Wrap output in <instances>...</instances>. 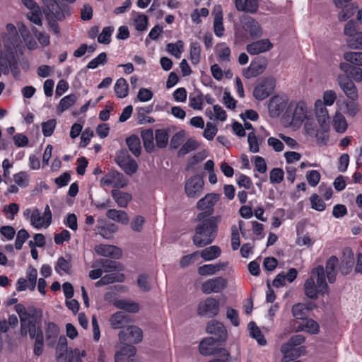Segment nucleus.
Returning a JSON list of instances; mask_svg holds the SVG:
<instances>
[{
  "mask_svg": "<svg viewBox=\"0 0 362 362\" xmlns=\"http://www.w3.org/2000/svg\"><path fill=\"white\" fill-rule=\"evenodd\" d=\"M344 59L355 66H362V52H346L344 54Z\"/></svg>",
  "mask_w": 362,
  "mask_h": 362,
  "instance_id": "de8ad7c7",
  "label": "nucleus"
},
{
  "mask_svg": "<svg viewBox=\"0 0 362 362\" xmlns=\"http://www.w3.org/2000/svg\"><path fill=\"white\" fill-rule=\"evenodd\" d=\"M121 346L119 347L118 352L122 356L127 358L129 362H136L134 358L136 349L134 346L129 344V343H120Z\"/></svg>",
  "mask_w": 362,
  "mask_h": 362,
  "instance_id": "f704fd0d",
  "label": "nucleus"
},
{
  "mask_svg": "<svg viewBox=\"0 0 362 362\" xmlns=\"http://www.w3.org/2000/svg\"><path fill=\"white\" fill-rule=\"evenodd\" d=\"M332 125L335 131L338 133L345 132L348 126L345 117L339 112H337L334 116Z\"/></svg>",
  "mask_w": 362,
  "mask_h": 362,
  "instance_id": "4c0bfd02",
  "label": "nucleus"
},
{
  "mask_svg": "<svg viewBox=\"0 0 362 362\" xmlns=\"http://www.w3.org/2000/svg\"><path fill=\"white\" fill-rule=\"evenodd\" d=\"M100 264L105 272L119 270V264L116 261L107 259H102L100 260Z\"/></svg>",
  "mask_w": 362,
  "mask_h": 362,
  "instance_id": "0e129e2a",
  "label": "nucleus"
},
{
  "mask_svg": "<svg viewBox=\"0 0 362 362\" xmlns=\"http://www.w3.org/2000/svg\"><path fill=\"white\" fill-rule=\"evenodd\" d=\"M249 328L251 329L250 335L252 338L257 340L258 343L261 345L266 344V340L263 339V335L258 327L256 326L254 322H250L248 325Z\"/></svg>",
  "mask_w": 362,
  "mask_h": 362,
  "instance_id": "6e6d98bb",
  "label": "nucleus"
},
{
  "mask_svg": "<svg viewBox=\"0 0 362 362\" xmlns=\"http://www.w3.org/2000/svg\"><path fill=\"white\" fill-rule=\"evenodd\" d=\"M15 310L20 317L21 323L23 325L25 319L34 317L36 315V313H40V309L34 307L29 308L28 311L22 304H17L15 306Z\"/></svg>",
  "mask_w": 362,
  "mask_h": 362,
  "instance_id": "7c9ffc66",
  "label": "nucleus"
},
{
  "mask_svg": "<svg viewBox=\"0 0 362 362\" xmlns=\"http://www.w3.org/2000/svg\"><path fill=\"white\" fill-rule=\"evenodd\" d=\"M42 2L49 29L54 34L59 36L61 30L58 21H62L66 16L71 15V7L65 4H59L56 0H42Z\"/></svg>",
  "mask_w": 362,
  "mask_h": 362,
  "instance_id": "f257e3e1",
  "label": "nucleus"
},
{
  "mask_svg": "<svg viewBox=\"0 0 362 362\" xmlns=\"http://www.w3.org/2000/svg\"><path fill=\"white\" fill-rule=\"evenodd\" d=\"M308 308L303 303H296L292 307V314L295 320L302 321L308 316Z\"/></svg>",
  "mask_w": 362,
  "mask_h": 362,
  "instance_id": "79ce46f5",
  "label": "nucleus"
},
{
  "mask_svg": "<svg viewBox=\"0 0 362 362\" xmlns=\"http://www.w3.org/2000/svg\"><path fill=\"white\" fill-rule=\"evenodd\" d=\"M235 6L239 11L255 13L258 10L257 0H234Z\"/></svg>",
  "mask_w": 362,
  "mask_h": 362,
  "instance_id": "bb28decb",
  "label": "nucleus"
},
{
  "mask_svg": "<svg viewBox=\"0 0 362 362\" xmlns=\"http://www.w3.org/2000/svg\"><path fill=\"white\" fill-rule=\"evenodd\" d=\"M190 60L192 64H198L201 59V46L197 42H192L189 46Z\"/></svg>",
  "mask_w": 362,
  "mask_h": 362,
  "instance_id": "49530a36",
  "label": "nucleus"
},
{
  "mask_svg": "<svg viewBox=\"0 0 362 362\" xmlns=\"http://www.w3.org/2000/svg\"><path fill=\"white\" fill-rule=\"evenodd\" d=\"M218 132L217 127L211 122H207L203 136L209 141L213 140Z\"/></svg>",
  "mask_w": 362,
  "mask_h": 362,
  "instance_id": "338daca9",
  "label": "nucleus"
},
{
  "mask_svg": "<svg viewBox=\"0 0 362 362\" xmlns=\"http://www.w3.org/2000/svg\"><path fill=\"white\" fill-rule=\"evenodd\" d=\"M306 178L311 187H315L320 182V174L317 170H309L307 172Z\"/></svg>",
  "mask_w": 362,
  "mask_h": 362,
  "instance_id": "774afa93",
  "label": "nucleus"
},
{
  "mask_svg": "<svg viewBox=\"0 0 362 362\" xmlns=\"http://www.w3.org/2000/svg\"><path fill=\"white\" fill-rule=\"evenodd\" d=\"M219 312V301L214 298H207L199 303L197 313L199 315L213 317Z\"/></svg>",
  "mask_w": 362,
  "mask_h": 362,
  "instance_id": "f8f14e48",
  "label": "nucleus"
},
{
  "mask_svg": "<svg viewBox=\"0 0 362 362\" xmlns=\"http://www.w3.org/2000/svg\"><path fill=\"white\" fill-rule=\"evenodd\" d=\"M70 239L71 233L66 229H63L61 233H55L54 236V243L59 245H63L65 241H69Z\"/></svg>",
  "mask_w": 362,
  "mask_h": 362,
  "instance_id": "69168bd1",
  "label": "nucleus"
},
{
  "mask_svg": "<svg viewBox=\"0 0 362 362\" xmlns=\"http://www.w3.org/2000/svg\"><path fill=\"white\" fill-rule=\"evenodd\" d=\"M215 340L214 337L204 339L199 344V352L204 356L218 355L219 357L230 356V354L224 348L214 347Z\"/></svg>",
  "mask_w": 362,
  "mask_h": 362,
  "instance_id": "6e6552de",
  "label": "nucleus"
},
{
  "mask_svg": "<svg viewBox=\"0 0 362 362\" xmlns=\"http://www.w3.org/2000/svg\"><path fill=\"white\" fill-rule=\"evenodd\" d=\"M100 184L103 186L112 185L116 188H123L127 186V181L122 173L112 170L101 178Z\"/></svg>",
  "mask_w": 362,
  "mask_h": 362,
  "instance_id": "ddd939ff",
  "label": "nucleus"
},
{
  "mask_svg": "<svg viewBox=\"0 0 362 362\" xmlns=\"http://www.w3.org/2000/svg\"><path fill=\"white\" fill-rule=\"evenodd\" d=\"M337 81L346 96L351 100H357L358 98V89L353 81L344 74L339 75Z\"/></svg>",
  "mask_w": 362,
  "mask_h": 362,
  "instance_id": "4468645a",
  "label": "nucleus"
},
{
  "mask_svg": "<svg viewBox=\"0 0 362 362\" xmlns=\"http://www.w3.org/2000/svg\"><path fill=\"white\" fill-rule=\"evenodd\" d=\"M42 311L36 313L34 317L25 319L23 325L21 323V334L25 337L28 332L38 331V327H41Z\"/></svg>",
  "mask_w": 362,
  "mask_h": 362,
  "instance_id": "4be33fe9",
  "label": "nucleus"
},
{
  "mask_svg": "<svg viewBox=\"0 0 362 362\" xmlns=\"http://www.w3.org/2000/svg\"><path fill=\"white\" fill-rule=\"evenodd\" d=\"M112 197L119 207H127L132 200V195L129 193L124 192L119 189H113L111 192Z\"/></svg>",
  "mask_w": 362,
  "mask_h": 362,
  "instance_id": "cd10ccee",
  "label": "nucleus"
},
{
  "mask_svg": "<svg viewBox=\"0 0 362 362\" xmlns=\"http://www.w3.org/2000/svg\"><path fill=\"white\" fill-rule=\"evenodd\" d=\"M204 95L202 92L197 89L191 93L189 97V105L194 110H201L203 109Z\"/></svg>",
  "mask_w": 362,
  "mask_h": 362,
  "instance_id": "c756f323",
  "label": "nucleus"
},
{
  "mask_svg": "<svg viewBox=\"0 0 362 362\" xmlns=\"http://www.w3.org/2000/svg\"><path fill=\"white\" fill-rule=\"evenodd\" d=\"M320 124V129L316 132V140L317 143L320 146H326L329 141V126L327 122L319 123Z\"/></svg>",
  "mask_w": 362,
  "mask_h": 362,
  "instance_id": "c85d7f7f",
  "label": "nucleus"
},
{
  "mask_svg": "<svg viewBox=\"0 0 362 362\" xmlns=\"http://www.w3.org/2000/svg\"><path fill=\"white\" fill-rule=\"evenodd\" d=\"M117 164L129 175L134 174L138 170V164L129 155L117 156Z\"/></svg>",
  "mask_w": 362,
  "mask_h": 362,
  "instance_id": "412c9836",
  "label": "nucleus"
},
{
  "mask_svg": "<svg viewBox=\"0 0 362 362\" xmlns=\"http://www.w3.org/2000/svg\"><path fill=\"white\" fill-rule=\"evenodd\" d=\"M288 98L286 96L275 95L272 96L268 104L269 116L272 118L279 117L288 106Z\"/></svg>",
  "mask_w": 362,
  "mask_h": 362,
  "instance_id": "1a4fd4ad",
  "label": "nucleus"
},
{
  "mask_svg": "<svg viewBox=\"0 0 362 362\" xmlns=\"http://www.w3.org/2000/svg\"><path fill=\"white\" fill-rule=\"evenodd\" d=\"M127 144L129 151L136 157L141 154V142L136 135H132L127 139Z\"/></svg>",
  "mask_w": 362,
  "mask_h": 362,
  "instance_id": "c03bdc74",
  "label": "nucleus"
},
{
  "mask_svg": "<svg viewBox=\"0 0 362 362\" xmlns=\"http://www.w3.org/2000/svg\"><path fill=\"white\" fill-rule=\"evenodd\" d=\"M197 142L192 139H189L182 146V147L179 149L178 156H183L185 154L189 153L190 151L195 150L197 148Z\"/></svg>",
  "mask_w": 362,
  "mask_h": 362,
  "instance_id": "13d9d810",
  "label": "nucleus"
},
{
  "mask_svg": "<svg viewBox=\"0 0 362 362\" xmlns=\"http://www.w3.org/2000/svg\"><path fill=\"white\" fill-rule=\"evenodd\" d=\"M293 327L296 332H306L311 334H316L320 331L319 324L315 320L308 317L302 321L294 320Z\"/></svg>",
  "mask_w": 362,
  "mask_h": 362,
  "instance_id": "6ab92c4d",
  "label": "nucleus"
},
{
  "mask_svg": "<svg viewBox=\"0 0 362 362\" xmlns=\"http://www.w3.org/2000/svg\"><path fill=\"white\" fill-rule=\"evenodd\" d=\"M76 101V96L74 94H69L61 99L58 109L64 112L72 106Z\"/></svg>",
  "mask_w": 362,
  "mask_h": 362,
  "instance_id": "3c124183",
  "label": "nucleus"
},
{
  "mask_svg": "<svg viewBox=\"0 0 362 362\" xmlns=\"http://www.w3.org/2000/svg\"><path fill=\"white\" fill-rule=\"evenodd\" d=\"M325 105L320 100H317L315 103L316 115L319 123L325 124L327 119L329 118L328 112Z\"/></svg>",
  "mask_w": 362,
  "mask_h": 362,
  "instance_id": "a18cd8bd",
  "label": "nucleus"
},
{
  "mask_svg": "<svg viewBox=\"0 0 362 362\" xmlns=\"http://www.w3.org/2000/svg\"><path fill=\"white\" fill-rule=\"evenodd\" d=\"M284 177V173L281 168H275L270 172L269 180L272 184L281 183Z\"/></svg>",
  "mask_w": 362,
  "mask_h": 362,
  "instance_id": "680f3d73",
  "label": "nucleus"
},
{
  "mask_svg": "<svg viewBox=\"0 0 362 362\" xmlns=\"http://www.w3.org/2000/svg\"><path fill=\"white\" fill-rule=\"evenodd\" d=\"M227 281L223 277H216L204 281L202 285L203 293L209 294L212 292L218 293L227 286Z\"/></svg>",
  "mask_w": 362,
  "mask_h": 362,
  "instance_id": "dca6fc26",
  "label": "nucleus"
},
{
  "mask_svg": "<svg viewBox=\"0 0 362 362\" xmlns=\"http://www.w3.org/2000/svg\"><path fill=\"white\" fill-rule=\"evenodd\" d=\"M204 186V180L199 175L192 176L186 181L185 192L188 197H196L199 196Z\"/></svg>",
  "mask_w": 362,
  "mask_h": 362,
  "instance_id": "f3484780",
  "label": "nucleus"
},
{
  "mask_svg": "<svg viewBox=\"0 0 362 362\" xmlns=\"http://www.w3.org/2000/svg\"><path fill=\"white\" fill-rule=\"evenodd\" d=\"M167 50L171 54L177 58L180 57V54L184 51V42L182 40H177L175 43H168L167 45Z\"/></svg>",
  "mask_w": 362,
  "mask_h": 362,
  "instance_id": "8fccbe9b",
  "label": "nucleus"
},
{
  "mask_svg": "<svg viewBox=\"0 0 362 362\" xmlns=\"http://www.w3.org/2000/svg\"><path fill=\"white\" fill-rule=\"evenodd\" d=\"M141 136L146 151L148 153L152 152L154 150V136L152 129L143 130Z\"/></svg>",
  "mask_w": 362,
  "mask_h": 362,
  "instance_id": "473e14b6",
  "label": "nucleus"
},
{
  "mask_svg": "<svg viewBox=\"0 0 362 362\" xmlns=\"http://www.w3.org/2000/svg\"><path fill=\"white\" fill-rule=\"evenodd\" d=\"M5 56L0 57V77L1 74L7 75L9 74V69L13 73V68L16 67V59L15 57V50L10 49L6 51Z\"/></svg>",
  "mask_w": 362,
  "mask_h": 362,
  "instance_id": "aec40b11",
  "label": "nucleus"
},
{
  "mask_svg": "<svg viewBox=\"0 0 362 362\" xmlns=\"http://www.w3.org/2000/svg\"><path fill=\"white\" fill-rule=\"evenodd\" d=\"M124 280V276L122 274L112 273L105 274L102 276L99 281L95 284V286L99 287L105 285H108L115 282H122Z\"/></svg>",
  "mask_w": 362,
  "mask_h": 362,
  "instance_id": "2f4dec72",
  "label": "nucleus"
},
{
  "mask_svg": "<svg viewBox=\"0 0 362 362\" xmlns=\"http://www.w3.org/2000/svg\"><path fill=\"white\" fill-rule=\"evenodd\" d=\"M197 220L199 223L195 228L193 243L197 247H202L211 244L215 239L221 216H211Z\"/></svg>",
  "mask_w": 362,
  "mask_h": 362,
  "instance_id": "f03ea898",
  "label": "nucleus"
},
{
  "mask_svg": "<svg viewBox=\"0 0 362 362\" xmlns=\"http://www.w3.org/2000/svg\"><path fill=\"white\" fill-rule=\"evenodd\" d=\"M156 146L160 148L166 147L168 144L169 134L168 129H158L155 132Z\"/></svg>",
  "mask_w": 362,
  "mask_h": 362,
  "instance_id": "e433bc0d",
  "label": "nucleus"
},
{
  "mask_svg": "<svg viewBox=\"0 0 362 362\" xmlns=\"http://www.w3.org/2000/svg\"><path fill=\"white\" fill-rule=\"evenodd\" d=\"M29 233L25 229H21L18 230L15 241V247L16 250H21L24 243L28 239Z\"/></svg>",
  "mask_w": 362,
  "mask_h": 362,
  "instance_id": "e2e57ef3",
  "label": "nucleus"
},
{
  "mask_svg": "<svg viewBox=\"0 0 362 362\" xmlns=\"http://www.w3.org/2000/svg\"><path fill=\"white\" fill-rule=\"evenodd\" d=\"M45 332L47 340L52 339L55 341L59 333V328L55 323L49 322L47 325Z\"/></svg>",
  "mask_w": 362,
  "mask_h": 362,
  "instance_id": "052dcab7",
  "label": "nucleus"
},
{
  "mask_svg": "<svg viewBox=\"0 0 362 362\" xmlns=\"http://www.w3.org/2000/svg\"><path fill=\"white\" fill-rule=\"evenodd\" d=\"M220 194L216 193H209L205 197L198 201L197 207L200 211H204L199 213L197 219H201L206 217H211L214 213V206L216 203L219 200Z\"/></svg>",
  "mask_w": 362,
  "mask_h": 362,
  "instance_id": "423d86ee",
  "label": "nucleus"
},
{
  "mask_svg": "<svg viewBox=\"0 0 362 362\" xmlns=\"http://www.w3.org/2000/svg\"><path fill=\"white\" fill-rule=\"evenodd\" d=\"M72 265L71 263V257L69 256L68 259L64 257H59L54 267L56 272L62 275V272L69 274L71 272Z\"/></svg>",
  "mask_w": 362,
  "mask_h": 362,
  "instance_id": "72a5a7b5",
  "label": "nucleus"
},
{
  "mask_svg": "<svg viewBox=\"0 0 362 362\" xmlns=\"http://www.w3.org/2000/svg\"><path fill=\"white\" fill-rule=\"evenodd\" d=\"M339 264V259L336 256H331L325 264V274L327 275L328 281L330 284L334 283L336 281V276L337 272L336 268Z\"/></svg>",
  "mask_w": 362,
  "mask_h": 362,
  "instance_id": "a878e982",
  "label": "nucleus"
},
{
  "mask_svg": "<svg viewBox=\"0 0 362 362\" xmlns=\"http://www.w3.org/2000/svg\"><path fill=\"white\" fill-rule=\"evenodd\" d=\"M358 8L354 3L345 4L338 14V19L341 22L347 21L354 16L356 9Z\"/></svg>",
  "mask_w": 362,
  "mask_h": 362,
  "instance_id": "a19ab883",
  "label": "nucleus"
},
{
  "mask_svg": "<svg viewBox=\"0 0 362 362\" xmlns=\"http://www.w3.org/2000/svg\"><path fill=\"white\" fill-rule=\"evenodd\" d=\"M214 32L218 37H221L224 35L225 28L223 23V14L221 11L215 14L214 18Z\"/></svg>",
  "mask_w": 362,
  "mask_h": 362,
  "instance_id": "09e8293b",
  "label": "nucleus"
},
{
  "mask_svg": "<svg viewBox=\"0 0 362 362\" xmlns=\"http://www.w3.org/2000/svg\"><path fill=\"white\" fill-rule=\"evenodd\" d=\"M273 48V44L269 39H257L246 46V50L250 55H257L269 51Z\"/></svg>",
  "mask_w": 362,
  "mask_h": 362,
  "instance_id": "2eb2a0df",
  "label": "nucleus"
},
{
  "mask_svg": "<svg viewBox=\"0 0 362 362\" xmlns=\"http://www.w3.org/2000/svg\"><path fill=\"white\" fill-rule=\"evenodd\" d=\"M120 343L138 344L142 340V330L134 325L129 326L119 332Z\"/></svg>",
  "mask_w": 362,
  "mask_h": 362,
  "instance_id": "9d476101",
  "label": "nucleus"
},
{
  "mask_svg": "<svg viewBox=\"0 0 362 362\" xmlns=\"http://www.w3.org/2000/svg\"><path fill=\"white\" fill-rule=\"evenodd\" d=\"M221 250L218 246L213 245L206 247L201 252V257L206 261H211L221 255Z\"/></svg>",
  "mask_w": 362,
  "mask_h": 362,
  "instance_id": "ea45409f",
  "label": "nucleus"
},
{
  "mask_svg": "<svg viewBox=\"0 0 362 362\" xmlns=\"http://www.w3.org/2000/svg\"><path fill=\"white\" fill-rule=\"evenodd\" d=\"M206 332L214 335L215 342H224L227 339V331L224 325L217 321H211L209 322L206 326Z\"/></svg>",
  "mask_w": 362,
  "mask_h": 362,
  "instance_id": "a211bd4d",
  "label": "nucleus"
},
{
  "mask_svg": "<svg viewBox=\"0 0 362 362\" xmlns=\"http://www.w3.org/2000/svg\"><path fill=\"white\" fill-rule=\"evenodd\" d=\"M57 122L54 119H51L42 123V134L45 137L50 136L56 127Z\"/></svg>",
  "mask_w": 362,
  "mask_h": 362,
  "instance_id": "bf43d9fd",
  "label": "nucleus"
},
{
  "mask_svg": "<svg viewBox=\"0 0 362 362\" xmlns=\"http://www.w3.org/2000/svg\"><path fill=\"white\" fill-rule=\"evenodd\" d=\"M348 47L353 49H362V32H358L347 40Z\"/></svg>",
  "mask_w": 362,
  "mask_h": 362,
  "instance_id": "603ef678",
  "label": "nucleus"
},
{
  "mask_svg": "<svg viewBox=\"0 0 362 362\" xmlns=\"http://www.w3.org/2000/svg\"><path fill=\"white\" fill-rule=\"evenodd\" d=\"M275 86L276 81L273 77L264 78L255 87L253 96L258 100H263L274 92Z\"/></svg>",
  "mask_w": 362,
  "mask_h": 362,
  "instance_id": "0eeeda50",
  "label": "nucleus"
},
{
  "mask_svg": "<svg viewBox=\"0 0 362 362\" xmlns=\"http://www.w3.org/2000/svg\"><path fill=\"white\" fill-rule=\"evenodd\" d=\"M234 35L236 42H247L259 39L263 35V28L253 17L244 16L240 22L234 25Z\"/></svg>",
  "mask_w": 362,
  "mask_h": 362,
  "instance_id": "7ed1b4c3",
  "label": "nucleus"
},
{
  "mask_svg": "<svg viewBox=\"0 0 362 362\" xmlns=\"http://www.w3.org/2000/svg\"><path fill=\"white\" fill-rule=\"evenodd\" d=\"M107 54L105 52L100 53L95 58L90 61L86 67L90 69H95L99 65H104L107 62Z\"/></svg>",
  "mask_w": 362,
  "mask_h": 362,
  "instance_id": "864d4df0",
  "label": "nucleus"
},
{
  "mask_svg": "<svg viewBox=\"0 0 362 362\" xmlns=\"http://www.w3.org/2000/svg\"><path fill=\"white\" fill-rule=\"evenodd\" d=\"M311 208L317 211H323L326 208L324 201L317 194H313L310 197Z\"/></svg>",
  "mask_w": 362,
  "mask_h": 362,
  "instance_id": "5fc2aeb1",
  "label": "nucleus"
},
{
  "mask_svg": "<svg viewBox=\"0 0 362 362\" xmlns=\"http://www.w3.org/2000/svg\"><path fill=\"white\" fill-rule=\"evenodd\" d=\"M339 69L346 74L344 76H347L350 79L356 83L362 81V69L361 67L353 66L347 62H341Z\"/></svg>",
  "mask_w": 362,
  "mask_h": 362,
  "instance_id": "5701e85b",
  "label": "nucleus"
},
{
  "mask_svg": "<svg viewBox=\"0 0 362 362\" xmlns=\"http://www.w3.org/2000/svg\"><path fill=\"white\" fill-rule=\"evenodd\" d=\"M129 86L124 78H119L115 84V92L119 98H124L128 95Z\"/></svg>",
  "mask_w": 362,
  "mask_h": 362,
  "instance_id": "37998d69",
  "label": "nucleus"
},
{
  "mask_svg": "<svg viewBox=\"0 0 362 362\" xmlns=\"http://www.w3.org/2000/svg\"><path fill=\"white\" fill-rule=\"evenodd\" d=\"M114 29L111 26L105 27L98 37L99 43L107 45L111 41V35Z\"/></svg>",
  "mask_w": 362,
  "mask_h": 362,
  "instance_id": "4d7b16f0",
  "label": "nucleus"
},
{
  "mask_svg": "<svg viewBox=\"0 0 362 362\" xmlns=\"http://www.w3.org/2000/svg\"><path fill=\"white\" fill-rule=\"evenodd\" d=\"M95 250L98 255L112 259H119L122 254L121 249L110 245H100Z\"/></svg>",
  "mask_w": 362,
  "mask_h": 362,
  "instance_id": "393cba45",
  "label": "nucleus"
},
{
  "mask_svg": "<svg viewBox=\"0 0 362 362\" xmlns=\"http://www.w3.org/2000/svg\"><path fill=\"white\" fill-rule=\"evenodd\" d=\"M303 289L305 295L313 300H316L319 296H324L329 293L325 269L322 265H318L311 270L310 277L304 283Z\"/></svg>",
  "mask_w": 362,
  "mask_h": 362,
  "instance_id": "20e7f679",
  "label": "nucleus"
},
{
  "mask_svg": "<svg viewBox=\"0 0 362 362\" xmlns=\"http://www.w3.org/2000/svg\"><path fill=\"white\" fill-rule=\"evenodd\" d=\"M7 34L2 35V42L6 51L10 49L16 50L21 42L16 26L12 23L6 25Z\"/></svg>",
  "mask_w": 362,
  "mask_h": 362,
  "instance_id": "9b49d317",
  "label": "nucleus"
},
{
  "mask_svg": "<svg viewBox=\"0 0 362 362\" xmlns=\"http://www.w3.org/2000/svg\"><path fill=\"white\" fill-rule=\"evenodd\" d=\"M226 264L218 263L215 264H204L198 269V273L202 276L214 274L216 272L226 267Z\"/></svg>",
  "mask_w": 362,
  "mask_h": 362,
  "instance_id": "58836bf2",
  "label": "nucleus"
},
{
  "mask_svg": "<svg viewBox=\"0 0 362 362\" xmlns=\"http://www.w3.org/2000/svg\"><path fill=\"white\" fill-rule=\"evenodd\" d=\"M128 315L122 311L117 312L110 317V324L113 329H119L123 327L127 322Z\"/></svg>",
  "mask_w": 362,
  "mask_h": 362,
  "instance_id": "c9c22d12",
  "label": "nucleus"
},
{
  "mask_svg": "<svg viewBox=\"0 0 362 362\" xmlns=\"http://www.w3.org/2000/svg\"><path fill=\"white\" fill-rule=\"evenodd\" d=\"M281 352L283 354L282 362H289L294 360L305 352V346H288L284 349V344L281 347Z\"/></svg>",
  "mask_w": 362,
  "mask_h": 362,
  "instance_id": "b1692460",
  "label": "nucleus"
},
{
  "mask_svg": "<svg viewBox=\"0 0 362 362\" xmlns=\"http://www.w3.org/2000/svg\"><path fill=\"white\" fill-rule=\"evenodd\" d=\"M307 105L305 102L292 100L288 103L282 119L290 126L300 127L307 118Z\"/></svg>",
  "mask_w": 362,
  "mask_h": 362,
  "instance_id": "39448f33",
  "label": "nucleus"
}]
</instances>
